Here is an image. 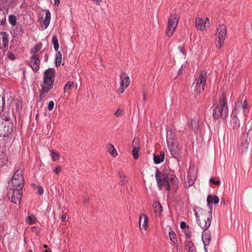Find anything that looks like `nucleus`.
<instances>
[{
    "label": "nucleus",
    "instance_id": "1",
    "mask_svg": "<svg viewBox=\"0 0 252 252\" xmlns=\"http://www.w3.org/2000/svg\"><path fill=\"white\" fill-rule=\"evenodd\" d=\"M55 70L53 68H48L44 73L43 82L41 84V90L39 96L40 101H42L43 98L54 86V77Z\"/></svg>",
    "mask_w": 252,
    "mask_h": 252
},
{
    "label": "nucleus",
    "instance_id": "2",
    "mask_svg": "<svg viewBox=\"0 0 252 252\" xmlns=\"http://www.w3.org/2000/svg\"><path fill=\"white\" fill-rule=\"evenodd\" d=\"M155 177L157 184L160 189L164 186L166 189L170 190L171 186L175 182V177L172 174H168V171H164L163 172L157 170Z\"/></svg>",
    "mask_w": 252,
    "mask_h": 252
},
{
    "label": "nucleus",
    "instance_id": "3",
    "mask_svg": "<svg viewBox=\"0 0 252 252\" xmlns=\"http://www.w3.org/2000/svg\"><path fill=\"white\" fill-rule=\"evenodd\" d=\"M197 223L204 230H207L210 226L212 219L211 208L210 211L205 210L202 208H198V211H195Z\"/></svg>",
    "mask_w": 252,
    "mask_h": 252
},
{
    "label": "nucleus",
    "instance_id": "4",
    "mask_svg": "<svg viewBox=\"0 0 252 252\" xmlns=\"http://www.w3.org/2000/svg\"><path fill=\"white\" fill-rule=\"evenodd\" d=\"M228 109L226 104V100L224 94H222L220 98L219 103L216 105L213 111V116L215 119L221 117L225 119L228 115Z\"/></svg>",
    "mask_w": 252,
    "mask_h": 252
},
{
    "label": "nucleus",
    "instance_id": "5",
    "mask_svg": "<svg viewBox=\"0 0 252 252\" xmlns=\"http://www.w3.org/2000/svg\"><path fill=\"white\" fill-rule=\"evenodd\" d=\"M206 77L207 72L206 71H202L198 78L195 79L194 91L197 94H200L204 91V88L206 82Z\"/></svg>",
    "mask_w": 252,
    "mask_h": 252
},
{
    "label": "nucleus",
    "instance_id": "6",
    "mask_svg": "<svg viewBox=\"0 0 252 252\" xmlns=\"http://www.w3.org/2000/svg\"><path fill=\"white\" fill-rule=\"evenodd\" d=\"M250 141L251 130H249L246 133H244L238 140L237 146L241 153L248 149Z\"/></svg>",
    "mask_w": 252,
    "mask_h": 252
},
{
    "label": "nucleus",
    "instance_id": "7",
    "mask_svg": "<svg viewBox=\"0 0 252 252\" xmlns=\"http://www.w3.org/2000/svg\"><path fill=\"white\" fill-rule=\"evenodd\" d=\"M226 27L224 25H220L218 28L216 36L217 41L216 45L217 48L220 49L225 39L226 35Z\"/></svg>",
    "mask_w": 252,
    "mask_h": 252
},
{
    "label": "nucleus",
    "instance_id": "8",
    "mask_svg": "<svg viewBox=\"0 0 252 252\" xmlns=\"http://www.w3.org/2000/svg\"><path fill=\"white\" fill-rule=\"evenodd\" d=\"M179 18L178 15L175 14L171 15L169 18L166 30V35L168 36H171L174 33Z\"/></svg>",
    "mask_w": 252,
    "mask_h": 252
},
{
    "label": "nucleus",
    "instance_id": "9",
    "mask_svg": "<svg viewBox=\"0 0 252 252\" xmlns=\"http://www.w3.org/2000/svg\"><path fill=\"white\" fill-rule=\"evenodd\" d=\"M12 184L14 188V189H22L24 184V179L21 171L17 170L16 171L13 177Z\"/></svg>",
    "mask_w": 252,
    "mask_h": 252
},
{
    "label": "nucleus",
    "instance_id": "10",
    "mask_svg": "<svg viewBox=\"0 0 252 252\" xmlns=\"http://www.w3.org/2000/svg\"><path fill=\"white\" fill-rule=\"evenodd\" d=\"M23 194L22 189H17L12 190V192L10 191L7 193V196L10 201L15 204H20L21 199Z\"/></svg>",
    "mask_w": 252,
    "mask_h": 252
},
{
    "label": "nucleus",
    "instance_id": "11",
    "mask_svg": "<svg viewBox=\"0 0 252 252\" xmlns=\"http://www.w3.org/2000/svg\"><path fill=\"white\" fill-rule=\"evenodd\" d=\"M120 78L121 85L119 92L122 94L129 85V78L125 73H122L121 74Z\"/></svg>",
    "mask_w": 252,
    "mask_h": 252
},
{
    "label": "nucleus",
    "instance_id": "12",
    "mask_svg": "<svg viewBox=\"0 0 252 252\" xmlns=\"http://www.w3.org/2000/svg\"><path fill=\"white\" fill-rule=\"evenodd\" d=\"M8 35L5 32H0V49L2 50V55L4 54L5 48L8 46Z\"/></svg>",
    "mask_w": 252,
    "mask_h": 252
},
{
    "label": "nucleus",
    "instance_id": "13",
    "mask_svg": "<svg viewBox=\"0 0 252 252\" xmlns=\"http://www.w3.org/2000/svg\"><path fill=\"white\" fill-rule=\"evenodd\" d=\"M12 129L13 124L11 122L0 126V135L3 137L7 136L12 131Z\"/></svg>",
    "mask_w": 252,
    "mask_h": 252
},
{
    "label": "nucleus",
    "instance_id": "14",
    "mask_svg": "<svg viewBox=\"0 0 252 252\" xmlns=\"http://www.w3.org/2000/svg\"><path fill=\"white\" fill-rule=\"evenodd\" d=\"M171 155L174 158H176L181 152V148L178 143L176 142L168 146Z\"/></svg>",
    "mask_w": 252,
    "mask_h": 252
},
{
    "label": "nucleus",
    "instance_id": "15",
    "mask_svg": "<svg viewBox=\"0 0 252 252\" xmlns=\"http://www.w3.org/2000/svg\"><path fill=\"white\" fill-rule=\"evenodd\" d=\"M30 65L34 71H37L39 69L40 60L38 55H32L31 57Z\"/></svg>",
    "mask_w": 252,
    "mask_h": 252
},
{
    "label": "nucleus",
    "instance_id": "16",
    "mask_svg": "<svg viewBox=\"0 0 252 252\" xmlns=\"http://www.w3.org/2000/svg\"><path fill=\"white\" fill-rule=\"evenodd\" d=\"M204 230L202 234V240L204 245V249L206 251V247L208 246L211 240V235L210 231Z\"/></svg>",
    "mask_w": 252,
    "mask_h": 252
},
{
    "label": "nucleus",
    "instance_id": "17",
    "mask_svg": "<svg viewBox=\"0 0 252 252\" xmlns=\"http://www.w3.org/2000/svg\"><path fill=\"white\" fill-rule=\"evenodd\" d=\"M139 225L140 227H141L142 225V227L145 230H146L148 228V218L147 216L146 215H145L144 214L141 215L139 217Z\"/></svg>",
    "mask_w": 252,
    "mask_h": 252
},
{
    "label": "nucleus",
    "instance_id": "18",
    "mask_svg": "<svg viewBox=\"0 0 252 252\" xmlns=\"http://www.w3.org/2000/svg\"><path fill=\"white\" fill-rule=\"evenodd\" d=\"M229 126L234 130H237L240 127V121L237 116H234L231 118Z\"/></svg>",
    "mask_w": 252,
    "mask_h": 252
},
{
    "label": "nucleus",
    "instance_id": "19",
    "mask_svg": "<svg viewBox=\"0 0 252 252\" xmlns=\"http://www.w3.org/2000/svg\"><path fill=\"white\" fill-rule=\"evenodd\" d=\"M195 27L198 30L201 31L206 30L204 21L200 17H198L195 19Z\"/></svg>",
    "mask_w": 252,
    "mask_h": 252
},
{
    "label": "nucleus",
    "instance_id": "20",
    "mask_svg": "<svg viewBox=\"0 0 252 252\" xmlns=\"http://www.w3.org/2000/svg\"><path fill=\"white\" fill-rule=\"evenodd\" d=\"M50 19L51 13L50 11L48 10H47L46 11V16L45 17V19L43 21V23L41 25V27L43 29H46L48 27L50 22Z\"/></svg>",
    "mask_w": 252,
    "mask_h": 252
},
{
    "label": "nucleus",
    "instance_id": "21",
    "mask_svg": "<svg viewBox=\"0 0 252 252\" xmlns=\"http://www.w3.org/2000/svg\"><path fill=\"white\" fill-rule=\"evenodd\" d=\"M219 198L215 195H209L207 197V201L208 205L210 206V208L212 207L210 205L211 203L218 204L219 202Z\"/></svg>",
    "mask_w": 252,
    "mask_h": 252
},
{
    "label": "nucleus",
    "instance_id": "22",
    "mask_svg": "<svg viewBox=\"0 0 252 252\" xmlns=\"http://www.w3.org/2000/svg\"><path fill=\"white\" fill-rule=\"evenodd\" d=\"M164 159V154L163 152H161L160 155H154V161L156 164H159L162 162Z\"/></svg>",
    "mask_w": 252,
    "mask_h": 252
},
{
    "label": "nucleus",
    "instance_id": "23",
    "mask_svg": "<svg viewBox=\"0 0 252 252\" xmlns=\"http://www.w3.org/2000/svg\"><path fill=\"white\" fill-rule=\"evenodd\" d=\"M185 250L187 252H196L195 248L191 241H188L186 243Z\"/></svg>",
    "mask_w": 252,
    "mask_h": 252
},
{
    "label": "nucleus",
    "instance_id": "24",
    "mask_svg": "<svg viewBox=\"0 0 252 252\" xmlns=\"http://www.w3.org/2000/svg\"><path fill=\"white\" fill-rule=\"evenodd\" d=\"M153 207H154L155 213L160 215L161 214V212H162V207L161 205H160V204L159 202L156 201V202H154Z\"/></svg>",
    "mask_w": 252,
    "mask_h": 252
},
{
    "label": "nucleus",
    "instance_id": "25",
    "mask_svg": "<svg viewBox=\"0 0 252 252\" xmlns=\"http://www.w3.org/2000/svg\"><path fill=\"white\" fill-rule=\"evenodd\" d=\"M42 44L41 43H39L34 47H33L31 50V53L32 54V55H38L39 56V54H37L38 52L41 49Z\"/></svg>",
    "mask_w": 252,
    "mask_h": 252
},
{
    "label": "nucleus",
    "instance_id": "26",
    "mask_svg": "<svg viewBox=\"0 0 252 252\" xmlns=\"http://www.w3.org/2000/svg\"><path fill=\"white\" fill-rule=\"evenodd\" d=\"M74 87L75 85L73 82H68L64 87V93L69 94V91L72 90Z\"/></svg>",
    "mask_w": 252,
    "mask_h": 252
},
{
    "label": "nucleus",
    "instance_id": "27",
    "mask_svg": "<svg viewBox=\"0 0 252 252\" xmlns=\"http://www.w3.org/2000/svg\"><path fill=\"white\" fill-rule=\"evenodd\" d=\"M167 144L168 146L173 144L174 143L177 142L174 139V137L172 134L171 132H168L167 133Z\"/></svg>",
    "mask_w": 252,
    "mask_h": 252
},
{
    "label": "nucleus",
    "instance_id": "28",
    "mask_svg": "<svg viewBox=\"0 0 252 252\" xmlns=\"http://www.w3.org/2000/svg\"><path fill=\"white\" fill-rule=\"evenodd\" d=\"M6 15L4 10L0 8V26L3 25L6 21Z\"/></svg>",
    "mask_w": 252,
    "mask_h": 252
},
{
    "label": "nucleus",
    "instance_id": "29",
    "mask_svg": "<svg viewBox=\"0 0 252 252\" xmlns=\"http://www.w3.org/2000/svg\"><path fill=\"white\" fill-rule=\"evenodd\" d=\"M109 153L113 157H116L117 155V152L112 144H109L108 146Z\"/></svg>",
    "mask_w": 252,
    "mask_h": 252
},
{
    "label": "nucleus",
    "instance_id": "30",
    "mask_svg": "<svg viewBox=\"0 0 252 252\" xmlns=\"http://www.w3.org/2000/svg\"><path fill=\"white\" fill-rule=\"evenodd\" d=\"M169 236L170 240L171 241L172 243L175 244L177 240L176 238V235L175 232L173 230H171L169 233Z\"/></svg>",
    "mask_w": 252,
    "mask_h": 252
},
{
    "label": "nucleus",
    "instance_id": "31",
    "mask_svg": "<svg viewBox=\"0 0 252 252\" xmlns=\"http://www.w3.org/2000/svg\"><path fill=\"white\" fill-rule=\"evenodd\" d=\"M62 55L60 52H58L56 54V65L59 66L62 62Z\"/></svg>",
    "mask_w": 252,
    "mask_h": 252
},
{
    "label": "nucleus",
    "instance_id": "32",
    "mask_svg": "<svg viewBox=\"0 0 252 252\" xmlns=\"http://www.w3.org/2000/svg\"><path fill=\"white\" fill-rule=\"evenodd\" d=\"M36 218L33 216H29L26 219V222L29 224H33L36 222Z\"/></svg>",
    "mask_w": 252,
    "mask_h": 252
},
{
    "label": "nucleus",
    "instance_id": "33",
    "mask_svg": "<svg viewBox=\"0 0 252 252\" xmlns=\"http://www.w3.org/2000/svg\"><path fill=\"white\" fill-rule=\"evenodd\" d=\"M52 42L54 44V47L56 51H57L59 48V44L57 37L56 35H53L52 37Z\"/></svg>",
    "mask_w": 252,
    "mask_h": 252
},
{
    "label": "nucleus",
    "instance_id": "34",
    "mask_svg": "<svg viewBox=\"0 0 252 252\" xmlns=\"http://www.w3.org/2000/svg\"><path fill=\"white\" fill-rule=\"evenodd\" d=\"M9 22L12 26H15L17 24V19L15 16L10 15L9 16Z\"/></svg>",
    "mask_w": 252,
    "mask_h": 252
},
{
    "label": "nucleus",
    "instance_id": "35",
    "mask_svg": "<svg viewBox=\"0 0 252 252\" xmlns=\"http://www.w3.org/2000/svg\"><path fill=\"white\" fill-rule=\"evenodd\" d=\"M138 152H139V148H137L136 146H133L132 153H133V158L135 159H137L139 157Z\"/></svg>",
    "mask_w": 252,
    "mask_h": 252
},
{
    "label": "nucleus",
    "instance_id": "36",
    "mask_svg": "<svg viewBox=\"0 0 252 252\" xmlns=\"http://www.w3.org/2000/svg\"><path fill=\"white\" fill-rule=\"evenodd\" d=\"M52 158L54 161H56L59 160L60 155L58 152H55L54 151H52L51 153Z\"/></svg>",
    "mask_w": 252,
    "mask_h": 252
},
{
    "label": "nucleus",
    "instance_id": "37",
    "mask_svg": "<svg viewBox=\"0 0 252 252\" xmlns=\"http://www.w3.org/2000/svg\"><path fill=\"white\" fill-rule=\"evenodd\" d=\"M240 106L241 108H242L243 109H245L247 108V102L246 100H245L244 103H242V102H237L236 103V106Z\"/></svg>",
    "mask_w": 252,
    "mask_h": 252
},
{
    "label": "nucleus",
    "instance_id": "38",
    "mask_svg": "<svg viewBox=\"0 0 252 252\" xmlns=\"http://www.w3.org/2000/svg\"><path fill=\"white\" fill-rule=\"evenodd\" d=\"M178 50H179V52L177 53V54H179V56L181 58L184 57L185 55V51L184 50V48L181 46H179L178 47Z\"/></svg>",
    "mask_w": 252,
    "mask_h": 252
},
{
    "label": "nucleus",
    "instance_id": "39",
    "mask_svg": "<svg viewBox=\"0 0 252 252\" xmlns=\"http://www.w3.org/2000/svg\"><path fill=\"white\" fill-rule=\"evenodd\" d=\"M123 114V111L122 110L120 109H117L116 112H115V115H116L117 117H120L122 116Z\"/></svg>",
    "mask_w": 252,
    "mask_h": 252
},
{
    "label": "nucleus",
    "instance_id": "40",
    "mask_svg": "<svg viewBox=\"0 0 252 252\" xmlns=\"http://www.w3.org/2000/svg\"><path fill=\"white\" fill-rule=\"evenodd\" d=\"M210 182L218 186L220 184V180L215 181L214 178H211L210 179Z\"/></svg>",
    "mask_w": 252,
    "mask_h": 252
},
{
    "label": "nucleus",
    "instance_id": "41",
    "mask_svg": "<svg viewBox=\"0 0 252 252\" xmlns=\"http://www.w3.org/2000/svg\"><path fill=\"white\" fill-rule=\"evenodd\" d=\"M121 181L120 184L121 186L125 185L126 181L125 180L126 177L125 176L120 175Z\"/></svg>",
    "mask_w": 252,
    "mask_h": 252
},
{
    "label": "nucleus",
    "instance_id": "42",
    "mask_svg": "<svg viewBox=\"0 0 252 252\" xmlns=\"http://www.w3.org/2000/svg\"><path fill=\"white\" fill-rule=\"evenodd\" d=\"M54 106V102L53 101H50L48 106V109L49 110H52Z\"/></svg>",
    "mask_w": 252,
    "mask_h": 252
},
{
    "label": "nucleus",
    "instance_id": "43",
    "mask_svg": "<svg viewBox=\"0 0 252 252\" xmlns=\"http://www.w3.org/2000/svg\"><path fill=\"white\" fill-rule=\"evenodd\" d=\"M36 188L38 189L37 192L39 194H42L43 193L44 191L42 187L40 186H37Z\"/></svg>",
    "mask_w": 252,
    "mask_h": 252
},
{
    "label": "nucleus",
    "instance_id": "44",
    "mask_svg": "<svg viewBox=\"0 0 252 252\" xmlns=\"http://www.w3.org/2000/svg\"><path fill=\"white\" fill-rule=\"evenodd\" d=\"M7 57L8 58L11 60H13L15 59V56L13 53H8L7 54Z\"/></svg>",
    "mask_w": 252,
    "mask_h": 252
},
{
    "label": "nucleus",
    "instance_id": "45",
    "mask_svg": "<svg viewBox=\"0 0 252 252\" xmlns=\"http://www.w3.org/2000/svg\"><path fill=\"white\" fill-rule=\"evenodd\" d=\"M186 223L184 221H182L180 223V227L181 228L184 229L186 227Z\"/></svg>",
    "mask_w": 252,
    "mask_h": 252
},
{
    "label": "nucleus",
    "instance_id": "46",
    "mask_svg": "<svg viewBox=\"0 0 252 252\" xmlns=\"http://www.w3.org/2000/svg\"><path fill=\"white\" fill-rule=\"evenodd\" d=\"M61 170V168L60 166H58L57 167H56L55 170H54V172L56 173H58L59 172H60Z\"/></svg>",
    "mask_w": 252,
    "mask_h": 252
},
{
    "label": "nucleus",
    "instance_id": "47",
    "mask_svg": "<svg viewBox=\"0 0 252 252\" xmlns=\"http://www.w3.org/2000/svg\"><path fill=\"white\" fill-rule=\"evenodd\" d=\"M62 221H64L66 220V216L65 214H63L62 216L61 217Z\"/></svg>",
    "mask_w": 252,
    "mask_h": 252
},
{
    "label": "nucleus",
    "instance_id": "48",
    "mask_svg": "<svg viewBox=\"0 0 252 252\" xmlns=\"http://www.w3.org/2000/svg\"><path fill=\"white\" fill-rule=\"evenodd\" d=\"M96 5H100L101 0H93Z\"/></svg>",
    "mask_w": 252,
    "mask_h": 252
},
{
    "label": "nucleus",
    "instance_id": "49",
    "mask_svg": "<svg viewBox=\"0 0 252 252\" xmlns=\"http://www.w3.org/2000/svg\"><path fill=\"white\" fill-rule=\"evenodd\" d=\"M204 24H205V25L210 24V20H209V18H206L205 21L204 22Z\"/></svg>",
    "mask_w": 252,
    "mask_h": 252
},
{
    "label": "nucleus",
    "instance_id": "50",
    "mask_svg": "<svg viewBox=\"0 0 252 252\" xmlns=\"http://www.w3.org/2000/svg\"><path fill=\"white\" fill-rule=\"evenodd\" d=\"M60 0H54V4L55 5H58L60 3Z\"/></svg>",
    "mask_w": 252,
    "mask_h": 252
},
{
    "label": "nucleus",
    "instance_id": "51",
    "mask_svg": "<svg viewBox=\"0 0 252 252\" xmlns=\"http://www.w3.org/2000/svg\"><path fill=\"white\" fill-rule=\"evenodd\" d=\"M139 142V139L135 138L133 141V145H134L135 143L137 144Z\"/></svg>",
    "mask_w": 252,
    "mask_h": 252
},
{
    "label": "nucleus",
    "instance_id": "52",
    "mask_svg": "<svg viewBox=\"0 0 252 252\" xmlns=\"http://www.w3.org/2000/svg\"><path fill=\"white\" fill-rule=\"evenodd\" d=\"M44 58L45 61H47L48 59V55L47 54H46L44 56Z\"/></svg>",
    "mask_w": 252,
    "mask_h": 252
},
{
    "label": "nucleus",
    "instance_id": "53",
    "mask_svg": "<svg viewBox=\"0 0 252 252\" xmlns=\"http://www.w3.org/2000/svg\"><path fill=\"white\" fill-rule=\"evenodd\" d=\"M187 236L189 238L191 236L190 233H188L186 234Z\"/></svg>",
    "mask_w": 252,
    "mask_h": 252
},
{
    "label": "nucleus",
    "instance_id": "54",
    "mask_svg": "<svg viewBox=\"0 0 252 252\" xmlns=\"http://www.w3.org/2000/svg\"><path fill=\"white\" fill-rule=\"evenodd\" d=\"M145 99H146L145 95V94H144V95H143V99L145 100Z\"/></svg>",
    "mask_w": 252,
    "mask_h": 252
},
{
    "label": "nucleus",
    "instance_id": "55",
    "mask_svg": "<svg viewBox=\"0 0 252 252\" xmlns=\"http://www.w3.org/2000/svg\"><path fill=\"white\" fill-rule=\"evenodd\" d=\"M44 252H51V251L49 250H46Z\"/></svg>",
    "mask_w": 252,
    "mask_h": 252
},
{
    "label": "nucleus",
    "instance_id": "56",
    "mask_svg": "<svg viewBox=\"0 0 252 252\" xmlns=\"http://www.w3.org/2000/svg\"><path fill=\"white\" fill-rule=\"evenodd\" d=\"M28 252H32V250H29Z\"/></svg>",
    "mask_w": 252,
    "mask_h": 252
},
{
    "label": "nucleus",
    "instance_id": "57",
    "mask_svg": "<svg viewBox=\"0 0 252 252\" xmlns=\"http://www.w3.org/2000/svg\"><path fill=\"white\" fill-rule=\"evenodd\" d=\"M44 247H45V248H47V246H46V245H45V246H44Z\"/></svg>",
    "mask_w": 252,
    "mask_h": 252
}]
</instances>
